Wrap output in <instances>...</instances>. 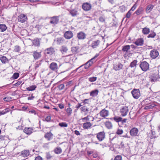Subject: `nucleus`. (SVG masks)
I'll return each instance as SVG.
<instances>
[{
	"label": "nucleus",
	"mask_w": 160,
	"mask_h": 160,
	"mask_svg": "<svg viewBox=\"0 0 160 160\" xmlns=\"http://www.w3.org/2000/svg\"><path fill=\"white\" fill-rule=\"evenodd\" d=\"M154 6L152 5H149L147 7L146 11L147 12H150L153 9Z\"/></svg>",
	"instance_id": "29"
},
{
	"label": "nucleus",
	"mask_w": 160,
	"mask_h": 160,
	"mask_svg": "<svg viewBox=\"0 0 160 160\" xmlns=\"http://www.w3.org/2000/svg\"><path fill=\"white\" fill-rule=\"evenodd\" d=\"M130 46L129 45H126L123 46L122 49V51L123 52H128L129 50L130 49Z\"/></svg>",
	"instance_id": "28"
},
{
	"label": "nucleus",
	"mask_w": 160,
	"mask_h": 160,
	"mask_svg": "<svg viewBox=\"0 0 160 160\" xmlns=\"http://www.w3.org/2000/svg\"><path fill=\"white\" fill-rule=\"evenodd\" d=\"M138 132V130L137 128H134L130 130V133L132 136H135L137 135Z\"/></svg>",
	"instance_id": "16"
},
{
	"label": "nucleus",
	"mask_w": 160,
	"mask_h": 160,
	"mask_svg": "<svg viewBox=\"0 0 160 160\" xmlns=\"http://www.w3.org/2000/svg\"><path fill=\"white\" fill-rule=\"evenodd\" d=\"M137 61L136 60H134L132 62L130 65V67L131 68H134L136 67Z\"/></svg>",
	"instance_id": "40"
},
{
	"label": "nucleus",
	"mask_w": 160,
	"mask_h": 160,
	"mask_svg": "<svg viewBox=\"0 0 160 160\" xmlns=\"http://www.w3.org/2000/svg\"><path fill=\"white\" fill-rule=\"evenodd\" d=\"M159 54L158 51L155 49H153L150 51V56L152 59H155L158 56Z\"/></svg>",
	"instance_id": "3"
},
{
	"label": "nucleus",
	"mask_w": 160,
	"mask_h": 160,
	"mask_svg": "<svg viewBox=\"0 0 160 160\" xmlns=\"http://www.w3.org/2000/svg\"><path fill=\"white\" fill-rule=\"evenodd\" d=\"M32 130L33 129L31 128H25L23 131L27 134L30 135L32 132Z\"/></svg>",
	"instance_id": "20"
},
{
	"label": "nucleus",
	"mask_w": 160,
	"mask_h": 160,
	"mask_svg": "<svg viewBox=\"0 0 160 160\" xmlns=\"http://www.w3.org/2000/svg\"><path fill=\"white\" fill-rule=\"evenodd\" d=\"M153 107H154V106L152 105H149L146 106L145 107V109H150L151 108H153Z\"/></svg>",
	"instance_id": "61"
},
{
	"label": "nucleus",
	"mask_w": 160,
	"mask_h": 160,
	"mask_svg": "<svg viewBox=\"0 0 160 160\" xmlns=\"http://www.w3.org/2000/svg\"><path fill=\"white\" fill-rule=\"evenodd\" d=\"M30 154V152L28 150H24L21 152L22 155L24 157H26L29 156Z\"/></svg>",
	"instance_id": "24"
},
{
	"label": "nucleus",
	"mask_w": 160,
	"mask_h": 160,
	"mask_svg": "<svg viewBox=\"0 0 160 160\" xmlns=\"http://www.w3.org/2000/svg\"><path fill=\"white\" fill-rule=\"evenodd\" d=\"M18 20L21 23L25 22L27 20V17L24 14H21L18 17Z\"/></svg>",
	"instance_id": "9"
},
{
	"label": "nucleus",
	"mask_w": 160,
	"mask_h": 160,
	"mask_svg": "<svg viewBox=\"0 0 160 160\" xmlns=\"http://www.w3.org/2000/svg\"><path fill=\"white\" fill-rule=\"evenodd\" d=\"M41 65V61H39L36 62L35 64V69H37Z\"/></svg>",
	"instance_id": "45"
},
{
	"label": "nucleus",
	"mask_w": 160,
	"mask_h": 160,
	"mask_svg": "<svg viewBox=\"0 0 160 160\" xmlns=\"http://www.w3.org/2000/svg\"><path fill=\"white\" fill-rule=\"evenodd\" d=\"M69 11L70 14L72 17H75L78 14V11L75 9L70 10Z\"/></svg>",
	"instance_id": "23"
},
{
	"label": "nucleus",
	"mask_w": 160,
	"mask_h": 160,
	"mask_svg": "<svg viewBox=\"0 0 160 160\" xmlns=\"http://www.w3.org/2000/svg\"><path fill=\"white\" fill-rule=\"evenodd\" d=\"M128 112V109L127 106H124L122 107L120 109V113L122 117L126 116Z\"/></svg>",
	"instance_id": "4"
},
{
	"label": "nucleus",
	"mask_w": 160,
	"mask_h": 160,
	"mask_svg": "<svg viewBox=\"0 0 160 160\" xmlns=\"http://www.w3.org/2000/svg\"><path fill=\"white\" fill-rule=\"evenodd\" d=\"M98 90L97 89L92 91L90 92V95L91 96L93 97L96 96L98 95Z\"/></svg>",
	"instance_id": "26"
},
{
	"label": "nucleus",
	"mask_w": 160,
	"mask_h": 160,
	"mask_svg": "<svg viewBox=\"0 0 160 160\" xmlns=\"http://www.w3.org/2000/svg\"><path fill=\"white\" fill-rule=\"evenodd\" d=\"M78 49L79 48L78 47H73L72 48L71 51L73 54H75L78 53Z\"/></svg>",
	"instance_id": "35"
},
{
	"label": "nucleus",
	"mask_w": 160,
	"mask_h": 160,
	"mask_svg": "<svg viewBox=\"0 0 160 160\" xmlns=\"http://www.w3.org/2000/svg\"><path fill=\"white\" fill-rule=\"evenodd\" d=\"M156 34L155 32H152L151 33L149 34L147 37L148 38H153L156 36Z\"/></svg>",
	"instance_id": "48"
},
{
	"label": "nucleus",
	"mask_w": 160,
	"mask_h": 160,
	"mask_svg": "<svg viewBox=\"0 0 160 160\" xmlns=\"http://www.w3.org/2000/svg\"><path fill=\"white\" fill-rule=\"evenodd\" d=\"M151 81L155 82L158 79V76L157 75H153L151 77Z\"/></svg>",
	"instance_id": "42"
},
{
	"label": "nucleus",
	"mask_w": 160,
	"mask_h": 160,
	"mask_svg": "<svg viewBox=\"0 0 160 160\" xmlns=\"http://www.w3.org/2000/svg\"><path fill=\"white\" fill-rule=\"evenodd\" d=\"M77 36L79 40H84L86 38V35L83 32L81 31L77 33Z\"/></svg>",
	"instance_id": "13"
},
{
	"label": "nucleus",
	"mask_w": 160,
	"mask_h": 160,
	"mask_svg": "<svg viewBox=\"0 0 160 160\" xmlns=\"http://www.w3.org/2000/svg\"><path fill=\"white\" fill-rule=\"evenodd\" d=\"M0 60L2 63H5L8 61V59L5 56H2L0 58Z\"/></svg>",
	"instance_id": "41"
},
{
	"label": "nucleus",
	"mask_w": 160,
	"mask_h": 160,
	"mask_svg": "<svg viewBox=\"0 0 160 160\" xmlns=\"http://www.w3.org/2000/svg\"><path fill=\"white\" fill-rule=\"evenodd\" d=\"M92 5L90 3L86 2L84 3L82 5V8L85 11H88L91 10Z\"/></svg>",
	"instance_id": "8"
},
{
	"label": "nucleus",
	"mask_w": 160,
	"mask_h": 160,
	"mask_svg": "<svg viewBox=\"0 0 160 160\" xmlns=\"http://www.w3.org/2000/svg\"><path fill=\"white\" fill-rule=\"evenodd\" d=\"M46 158L48 159H52V156L49 152H47L46 153Z\"/></svg>",
	"instance_id": "52"
},
{
	"label": "nucleus",
	"mask_w": 160,
	"mask_h": 160,
	"mask_svg": "<svg viewBox=\"0 0 160 160\" xmlns=\"http://www.w3.org/2000/svg\"><path fill=\"white\" fill-rule=\"evenodd\" d=\"M54 52V49L52 47L47 48L44 50V53L49 56L53 54Z\"/></svg>",
	"instance_id": "12"
},
{
	"label": "nucleus",
	"mask_w": 160,
	"mask_h": 160,
	"mask_svg": "<svg viewBox=\"0 0 160 160\" xmlns=\"http://www.w3.org/2000/svg\"><path fill=\"white\" fill-rule=\"evenodd\" d=\"M54 151L55 153L59 154L62 152V150L60 147H57L56 148L54 149Z\"/></svg>",
	"instance_id": "32"
},
{
	"label": "nucleus",
	"mask_w": 160,
	"mask_h": 160,
	"mask_svg": "<svg viewBox=\"0 0 160 160\" xmlns=\"http://www.w3.org/2000/svg\"><path fill=\"white\" fill-rule=\"evenodd\" d=\"M144 40L143 38H140L137 39L134 42L137 46H142L143 44Z\"/></svg>",
	"instance_id": "15"
},
{
	"label": "nucleus",
	"mask_w": 160,
	"mask_h": 160,
	"mask_svg": "<svg viewBox=\"0 0 160 160\" xmlns=\"http://www.w3.org/2000/svg\"><path fill=\"white\" fill-rule=\"evenodd\" d=\"M156 136L155 132L152 130H151V133L148 134V137H150L151 139L155 138L156 137Z\"/></svg>",
	"instance_id": "27"
},
{
	"label": "nucleus",
	"mask_w": 160,
	"mask_h": 160,
	"mask_svg": "<svg viewBox=\"0 0 160 160\" xmlns=\"http://www.w3.org/2000/svg\"><path fill=\"white\" fill-rule=\"evenodd\" d=\"M66 111L68 115L70 116L72 113V108H68L67 109Z\"/></svg>",
	"instance_id": "46"
},
{
	"label": "nucleus",
	"mask_w": 160,
	"mask_h": 160,
	"mask_svg": "<svg viewBox=\"0 0 160 160\" xmlns=\"http://www.w3.org/2000/svg\"><path fill=\"white\" fill-rule=\"evenodd\" d=\"M137 7V5L136 4H134L133 6L132 7L131 9L129 10L131 12H132L134 11L135 9Z\"/></svg>",
	"instance_id": "56"
},
{
	"label": "nucleus",
	"mask_w": 160,
	"mask_h": 160,
	"mask_svg": "<svg viewBox=\"0 0 160 160\" xmlns=\"http://www.w3.org/2000/svg\"><path fill=\"white\" fill-rule=\"evenodd\" d=\"M99 55V54L97 53L96 54V55L94 56V57L91 58V59L88 61L87 62L85 63L84 64L80 66L78 68H77L76 69V70L79 69V68H81L83 66H84V68L85 69H88L90 67H91L93 63L96 62V60L95 59L97 58Z\"/></svg>",
	"instance_id": "1"
},
{
	"label": "nucleus",
	"mask_w": 160,
	"mask_h": 160,
	"mask_svg": "<svg viewBox=\"0 0 160 160\" xmlns=\"http://www.w3.org/2000/svg\"><path fill=\"white\" fill-rule=\"evenodd\" d=\"M59 19L58 17L57 16H54L51 18L50 21V23L54 25L58 23L59 22Z\"/></svg>",
	"instance_id": "10"
},
{
	"label": "nucleus",
	"mask_w": 160,
	"mask_h": 160,
	"mask_svg": "<svg viewBox=\"0 0 160 160\" xmlns=\"http://www.w3.org/2000/svg\"><path fill=\"white\" fill-rule=\"evenodd\" d=\"M7 28L6 26L4 24H0V31L3 32L5 31Z\"/></svg>",
	"instance_id": "33"
},
{
	"label": "nucleus",
	"mask_w": 160,
	"mask_h": 160,
	"mask_svg": "<svg viewBox=\"0 0 160 160\" xmlns=\"http://www.w3.org/2000/svg\"><path fill=\"white\" fill-rule=\"evenodd\" d=\"M119 9L120 11L122 12H124L127 9V7L123 5L120 6L119 7Z\"/></svg>",
	"instance_id": "38"
},
{
	"label": "nucleus",
	"mask_w": 160,
	"mask_h": 160,
	"mask_svg": "<svg viewBox=\"0 0 160 160\" xmlns=\"http://www.w3.org/2000/svg\"><path fill=\"white\" fill-rule=\"evenodd\" d=\"M92 125V123L90 122H87L84 123L82 125V128L84 129H88L91 128Z\"/></svg>",
	"instance_id": "21"
},
{
	"label": "nucleus",
	"mask_w": 160,
	"mask_h": 160,
	"mask_svg": "<svg viewBox=\"0 0 160 160\" xmlns=\"http://www.w3.org/2000/svg\"><path fill=\"white\" fill-rule=\"evenodd\" d=\"M64 36L65 38L67 39H69L73 37V34L72 32L71 31H68L66 32Z\"/></svg>",
	"instance_id": "11"
},
{
	"label": "nucleus",
	"mask_w": 160,
	"mask_h": 160,
	"mask_svg": "<svg viewBox=\"0 0 160 160\" xmlns=\"http://www.w3.org/2000/svg\"><path fill=\"white\" fill-rule=\"evenodd\" d=\"M149 64L146 61L141 62L139 66L141 69L144 72H146L149 69Z\"/></svg>",
	"instance_id": "2"
},
{
	"label": "nucleus",
	"mask_w": 160,
	"mask_h": 160,
	"mask_svg": "<svg viewBox=\"0 0 160 160\" xmlns=\"http://www.w3.org/2000/svg\"><path fill=\"white\" fill-rule=\"evenodd\" d=\"M150 32V29L147 28H143L142 32L144 34H147Z\"/></svg>",
	"instance_id": "31"
},
{
	"label": "nucleus",
	"mask_w": 160,
	"mask_h": 160,
	"mask_svg": "<svg viewBox=\"0 0 160 160\" xmlns=\"http://www.w3.org/2000/svg\"><path fill=\"white\" fill-rule=\"evenodd\" d=\"M123 131L122 129H118L116 133L118 135H120L122 133Z\"/></svg>",
	"instance_id": "62"
},
{
	"label": "nucleus",
	"mask_w": 160,
	"mask_h": 160,
	"mask_svg": "<svg viewBox=\"0 0 160 160\" xmlns=\"http://www.w3.org/2000/svg\"><path fill=\"white\" fill-rule=\"evenodd\" d=\"M10 109L9 108H6L2 111L0 110V115H4L9 111Z\"/></svg>",
	"instance_id": "39"
},
{
	"label": "nucleus",
	"mask_w": 160,
	"mask_h": 160,
	"mask_svg": "<svg viewBox=\"0 0 160 160\" xmlns=\"http://www.w3.org/2000/svg\"><path fill=\"white\" fill-rule=\"evenodd\" d=\"M49 68L52 70L56 71L58 69V66L56 63L52 62L50 65Z\"/></svg>",
	"instance_id": "19"
},
{
	"label": "nucleus",
	"mask_w": 160,
	"mask_h": 160,
	"mask_svg": "<svg viewBox=\"0 0 160 160\" xmlns=\"http://www.w3.org/2000/svg\"><path fill=\"white\" fill-rule=\"evenodd\" d=\"M58 88L60 90H63L64 88V85L63 84H61L58 86Z\"/></svg>",
	"instance_id": "54"
},
{
	"label": "nucleus",
	"mask_w": 160,
	"mask_h": 160,
	"mask_svg": "<svg viewBox=\"0 0 160 160\" xmlns=\"http://www.w3.org/2000/svg\"><path fill=\"white\" fill-rule=\"evenodd\" d=\"M32 56L34 59L36 60L38 59L41 57V52H38L37 51H35L32 52Z\"/></svg>",
	"instance_id": "14"
},
{
	"label": "nucleus",
	"mask_w": 160,
	"mask_h": 160,
	"mask_svg": "<svg viewBox=\"0 0 160 160\" xmlns=\"http://www.w3.org/2000/svg\"><path fill=\"white\" fill-rule=\"evenodd\" d=\"M19 76V74L18 73H15L12 76V78L14 79H16Z\"/></svg>",
	"instance_id": "50"
},
{
	"label": "nucleus",
	"mask_w": 160,
	"mask_h": 160,
	"mask_svg": "<svg viewBox=\"0 0 160 160\" xmlns=\"http://www.w3.org/2000/svg\"><path fill=\"white\" fill-rule=\"evenodd\" d=\"M33 44L35 46H39L40 45V41L38 39H36L33 40L32 41Z\"/></svg>",
	"instance_id": "34"
},
{
	"label": "nucleus",
	"mask_w": 160,
	"mask_h": 160,
	"mask_svg": "<svg viewBox=\"0 0 160 160\" xmlns=\"http://www.w3.org/2000/svg\"><path fill=\"white\" fill-rule=\"evenodd\" d=\"M123 65L121 63H118L117 65H114L113 69L116 71L119 70L122 68Z\"/></svg>",
	"instance_id": "22"
},
{
	"label": "nucleus",
	"mask_w": 160,
	"mask_h": 160,
	"mask_svg": "<svg viewBox=\"0 0 160 160\" xmlns=\"http://www.w3.org/2000/svg\"><path fill=\"white\" fill-rule=\"evenodd\" d=\"M68 50L67 47L65 46H62L60 49V51L62 54H64L65 53H66Z\"/></svg>",
	"instance_id": "25"
},
{
	"label": "nucleus",
	"mask_w": 160,
	"mask_h": 160,
	"mask_svg": "<svg viewBox=\"0 0 160 160\" xmlns=\"http://www.w3.org/2000/svg\"><path fill=\"white\" fill-rule=\"evenodd\" d=\"M99 21L101 22H104L105 21V18L102 16H101L99 19Z\"/></svg>",
	"instance_id": "58"
},
{
	"label": "nucleus",
	"mask_w": 160,
	"mask_h": 160,
	"mask_svg": "<svg viewBox=\"0 0 160 160\" xmlns=\"http://www.w3.org/2000/svg\"><path fill=\"white\" fill-rule=\"evenodd\" d=\"M124 148V145L123 142H121L119 145V148Z\"/></svg>",
	"instance_id": "59"
},
{
	"label": "nucleus",
	"mask_w": 160,
	"mask_h": 160,
	"mask_svg": "<svg viewBox=\"0 0 160 160\" xmlns=\"http://www.w3.org/2000/svg\"><path fill=\"white\" fill-rule=\"evenodd\" d=\"M57 41L58 44H60L63 43L64 42V39L63 38H57Z\"/></svg>",
	"instance_id": "44"
},
{
	"label": "nucleus",
	"mask_w": 160,
	"mask_h": 160,
	"mask_svg": "<svg viewBox=\"0 0 160 160\" xmlns=\"http://www.w3.org/2000/svg\"><path fill=\"white\" fill-rule=\"evenodd\" d=\"M113 119L116 122H119L118 123V124L120 125L121 121H122V118L120 117H115L113 118Z\"/></svg>",
	"instance_id": "36"
},
{
	"label": "nucleus",
	"mask_w": 160,
	"mask_h": 160,
	"mask_svg": "<svg viewBox=\"0 0 160 160\" xmlns=\"http://www.w3.org/2000/svg\"><path fill=\"white\" fill-rule=\"evenodd\" d=\"M37 87L35 85H32L27 88V90L29 91H32L35 89Z\"/></svg>",
	"instance_id": "43"
},
{
	"label": "nucleus",
	"mask_w": 160,
	"mask_h": 160,
	"mask_svg": "<svg viewBox=\"0 0 160 160\" xmlns=\"http://www.w3.org/2000/svg\"><path fill=\"white\" fill-rule=\"evenodd\" d=\"M53 134L51 132H47L44 135V137L47 139L48 141H50L53 138Z\"/></svg>",
	"instance_id": "18"
},
{
	"label": "nucleus",
	"mask_w": 160,
	"mask_h": 160,
	"mask_svg": "<svg viewBox=\"0 0 160 160\" xmlns=\"http://www.w3.org/2000/svg\"><path fill=\"white\" fill-rule=\"evenodd\" d=\"M100 116L103 118H106L109 115V112L108 110L103 109L101 110L99 112Z\"/></svg>",
	"instance_id": "5"
},
{
	"label": "nucleus",
	"mask_w": 160,
	"mask_h": 160,
	"mask_svg": "<svg viewBox=\"0 0 160 160\" xmlns=\"http://www.w3.org/2000/svg\"><path fill=\"white\" fill-rule=\"evenodd\" d=\"M82 120L83 122H87L89 120V116H87L83 118H82Z\"/></svg>",
	"instance_id": "53"
},
{
	"label": "nucleus",
	"mask_w": 160,
	"mask_h": 160,
	"mask_svg": "<svg viewBox=\"0 0 160 160\" xmlns=\"http://www.w3.org/2000/svg\"><path fill=\"white\" fill-rule=\"evenodd\" d=\"M97 138L98 140L101 142L103 141L105 138V134L104 131L98 133L97 134Z\"/></svg>",
	"instance_id": "6"
},
{
	"label": "nucleus",
	"mask_w": 160,
	"mask_h": 160,
	"mask_svg": "<svg viewBox=\"0 0 160 160\" xmlns=\"http://www.w3.org/2000/svg\"><path fill=\"white\" fill-rule=\"evenodd\" d=\"M97 77H90L88 78V80L90 82H94L96 81L97 80Z\"/></svg>",
	"instance_id": "47"
},
{
	"label": "nucleus",
	"mask_w": 160,
	"mask_h": 160,
	"mask_svg": "<svg viewBox=\"0 0 160 160\" xmlns=\"http://www.w3.org/2000/svg\"><path fill=\"white\" fill-rule=\"evenodd\" d=\"M133 97L135 99L138 98L140 96V93L139 89H134L131 92Z\"/></svg>",
	"instance_id": "7"
},
{
	"label": "nucleus",
	"mask_w": 160,
	"mask_h": 160,
	"mask_svg": "<svg viewBox=\"0 0 160 160\" xmlns=\"http://www.w3.org/2000/svg\"><path fill=\"white\" fill-rule=\"evenodd\" d=\"M6 137L5 135H1L0 137V139L1 140H4L6 139Z\"/></svg>",
	"instance_id": "63"
},
{
	"label": "nucleus",
	"mask_w": 160,
	"mask_h": 160,
	"mask_svg": "<svg viewBox=\"0 0 160 160\" xmlns=\"http://www.w3.org/2000/svg\"><path fill=\"white\" fill-rule=\"evenodd\" d=\"M20 47L18 46H15L14 51L16 52H18L20 50Z\"/></svg>",
	"instance_id": "49"
},
{
	"label": "nucleus",
	"mask_w": 160,
	"mask_h": 160,
	"mask_svg": "<svg viewBox=\"0 0 160 160\" xmlns=\"http://www.w3.org/2000/svg\"><path fill=\"white\" fill-rule=\"evenodd\" d=\"M132 13V12L129 10L126 14V17L128 18H130Z\"/></svg>",
	"instance_id": "55"
},
{
	"label": "nucleus",
	"mask_w": 160,
	"mask_h": 160,
	"mask_svg": "<svg viewBox=\"0 0 160 160\" xmlns=\"http://www.w3.org/2000/svg\"><path fill=\"white\" fill-rule=\"evenodd\" d=\"M34 160H43V159L41 156H38L35 158Z\"/></svg>",
	"instance_id": "64"
},
{
	"label": "nucleus",
	"mask_w": 160,
	"mask_h": 160,
	"mask_svg": "<svg viewBox=\"0 0 160 160\" xmlns=\"http://www.w3.org/2000/svg\"><path fill=\"white\" fill-rule=\"evenodd\" d=\"M100 43V41L98 40H97L92 41L91 46L93 48H96L99 46Z\"/></svg>",
	"instance_id": "17"
},
{
	"label": "nucleus",
	"mask_w": 160,
	"mask_h": 160,
	"mask_svg": "<svg viewBox=\"0 0 160 160\" xmlns=\"http://www.w3.org/2000/svg\"><path fill=\"white\" fill-rule=\"evenodd\" d=\"M106 126L108 129H111L112 127V123L110 122H107L105 123Z\"/></svg>",
	"instance_id": "37"
},
{
	"label": "nucleus",
	"mask_w": 160,
	"mask_h": 160,
	"mask_svg": "<svg viewBox=\"0 0 160 160\" xmlns=\"http://www.w3.org/2000/svg\"><path fill=\"white\" fill-rule=\"evenodd\" d=\"M143 10V8L142 7H140L135 12L134 14H136L137 15H139L142 13Z\"/></svg>",
	"instance_id": "30"
},
{
	"label": "nucleus",
	"mask_w": 160,
	"mask_h": 160,
	"mask_svg": "<svg viewBox=\"0 0 160 160\" xmlns=\"http://www.w3.org/2000/svg\"><path fill=\"white\" fill-rule=\"evenodd\" d=\"M122 157L121 156L118 155L116 156L114 159V160H122Z\"/></svg>",
	"instance_id": "60"
},
{
	"label": "nucleus",
	"mask_w": 160,
	"mask_h": 160,
	"mask_svg": "<svg viewBox=\"0 0 160 160\" xmlns=\"http://www.w3.org/2000/svg\"><path fill=\"white\" fill-rule=\"evenodd\" d=\"M59 125L61 127H68V124L66 122H61L59 123Z\"/></svg>",
	"instance_id": "51"
},
{
	"label": "nucleus",
	"mask_w": 160,
	"mask_h": 160,
	"mask_svg": "<svg viewBox=\"0 0 160 160\" xmlns=\"http://www.w3.org/2000/svg\"><path fill=\"white\" fill-rule=\"evenodd\" d=\"M22 82V81H21L20 80H19L18 82L16 83L15 84H14V85L15 86H18L20 85Z\"/></svg>",
	"instance_id": "57"
}]
</instances>
